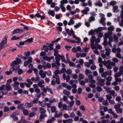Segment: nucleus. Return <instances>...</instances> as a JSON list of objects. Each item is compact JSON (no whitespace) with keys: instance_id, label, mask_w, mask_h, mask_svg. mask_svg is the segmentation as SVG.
Masks as SVG:
<instances>
[{"instance_id":"obj_33","label":"nucleus","mask_w":123,"mask_h":123,"mask_svg":"<svg viewBox=\"0 0 123 123\" xmlns=\"http://www.w3.org/2000/svg\"><path fill=\"white\" fill-rule=\"evenodd\" d=\"M48 86H47L46 87V89L47 90V91L49 92H50V93L52 94L53 93V92L52 91L51 89L50 88H48Z\"/></svg>"},{"instance_id":"obj_29","label":"nucleus","mask_w":123,"mask_h":123,"mask_svg":"<svg viewBox=\"0 0 123 123\" xmlns=\"http://www.w3.org/2000/svg\"><path fill=\"white\" fill-rule=\"evenodd\" d=\"M120 107V105L119 104H118L114 106V108L116 109V110L119 108Z\"/></svg>"},{"instance_id":"obj_62","label":"nucleus","mask_w":123,"mask_h":123,"mask_svg":"<svg viewBox=\"0 0 123 123\" xmlns=\"http://www.w3.org/2000/svg\"><path fill=\"white\" fill-rule=\"evenodd\" d=\"M69 65L70 66L74 67L75 66V64L73 62H69Z\"/></svg>"},{"instance_id":"obj_16","label":"nucleus","mask_w":123,"mask_h":123,"mask_svg":"<svg viewBox=\"0 0 123 123\" xmlns=\"http://www.w3.org/2000/svg\"><path fill=\"white\" fill-rule=\"evenodd\" d=\"M55 56V59L56 61H60V58L61 57V55H57Z\"/></svg>"},{"instance_id":"obj_44","label":"nucleus","mask_w":123,"mask_h":123,"mask_svg":"<svg viewBox=\"0 0 123 123\" xmlns=\"http://www.w3.org/2000/svg\"><path fill=\"white\" fill-rule=\"evenodd\" d=\"M56 102V99L55 98H51L49 100V102L50 103H53L54 101Z\"/></svg>"},{"instance_id":"obj_8","label":"nucleus","mask_w":123,"mask_h":123,"mask_svg":"<svg viewBox=\"0 0 123 123\" xmlns=\"http://www.w3.org/2000/svg\"><path fill=\"white\" fill-rule=\"evenodd\" d=\"M118 6H114L113 7V10L114 12L117 13L119 12Z\"/></svg>"},{"instance_id":"obj_6","label":"nucleus","mask_w":123,"mask_h":123,"mask_svg":"<svg viewBox=\"0 0 123 123\" xmlns=\"http://www.w3.org/2000/svg\"><path fill=\"white\" fill-rule=\"evenodd\" d=\"M112 32L111 31L109 32L108 33H106L105 34V36L104 37V41L107 42V38H108V36L109 35H111Z\"/></svg>"},{"instance_id":"obj_37","label":"nucleus","mask_w":123,"mask_h":123,"mask_svg":"<svg viewBox=\"0 0 123 123\" xmlns=\"http://www.w3.org/2000/svg\"><path fill=\"white\" fill-rule=\"evenodd\" d=\"M107 75V72L103 73L101 75V76L102 77H105Z\"/></svg>"},{"instance_id":"obj_11","label":"nucleus","mask_w":123,"mask_h":123,"mask_svg":"<svg viewBox=\"0 0 123 123\" xmlns=\"http://www.w3.org/2000/svg\"><path fill=\"white\" fill-rule=\"evenodd\" d=\"M102 30V27H99L97 29H95L94 30L95 32H96L97 33H98L100 32Z\"/></svg>"},{"instance_id":"obj_56","label":"nucleus","mask_w":123,"mask_h":123,"mask_svg":"<svg viewBox=\"0 0 123 123\" xmlns=\"http://www.w3.org/2000/svg\"><path fill=\"white\" fill-rule=\"evenodd\" d=\"M40 90L39 88H36L35 89V92H36L37 94H38L40 93Z\"/></svg>"},{"instance_id":"obj_23","label":"nucleus","mask_w":123,"mask_h":123,"mask_svg":"<svg viewBox=\"0 0 123 123\" xmlns=\"http://www.w3.org/2000/svg\"><path fill=\"white\" fill-rule=\"evenodd\" d=\"M45 73L49 76H50L52 75L51 72L50 70H49L47 71H45Z\"/></svg>"},{"instance_id":"obj_39","label":"nucleus","mask_w":123,"mask_h":123,"mask_svg":"<svg viewBox=\"0 0 123 123\" xmlns=\"http://www.w3.org/2000/svg\"><path fill=\"white\" fill-rule=\"evenodd\" d=\"M115 92L114 90H111L110 91L109 93L111 95H112L113 97H114V94H115Z\"/></svg>"},{"instance_id":"obj_64","label":"nucleus","mask_w":123,"mask_h":123,"mask_svg":"<svg viewBox=\"0 0 123 123\" xmlns=\"http://www.w3.org/2000/svg\"><path fill=\"white\" fill-rule=\"evenodd\" d=\"M121 76V75L119 73L116 74L114 75V77L115 78L118 77H120Z\"/></svg>"},{"instance_id":"obj_7","label":"nucleus","mask_w":123,"mask_h":123,"mask_svg":"<svg viewBox=\"0 0 123 123\" xmlns=\"http://www.w3.org/2000/svg\"><path fill=\"white\" fill-rule=\"evenodd\" d=\"M25 107L26 108L32 107L33 105L32 104L28 102H26L25 103Z\"/></svg>"},{"instance_id":"obj_45","label":"nucleus","mask_w":123,"mask_h":123,"mask_svg":"<svg viewBox=\"0 0 123 123\" xmlns=\"http://www.w3.org/2000/svg\"><path fill=\"white\" fill-rule=\"evenodd\" d=\"M23 72V70L21 69H18V74L19 75H20L22 74Z\"/></svg>"},{"instance_id":"obj_34","label":"nucleus","mask_w":123,"mask_h":123,"mask_svg":"<svg viewBox=\"0 0 123 123\" xmlns=\"http://www.w3.org/2000/svg\"><path fill=\"white\" fill-rule=\"evenodd\" d=\"M116 1L114 0H112L111 1L110 3V4L111 5L113 6L116 4Z\"/></svg>"},{"instance_id":"obj_20","label":"nucleus","mask_w":123,"mask_h":123,"mask_svg":"<svg viewBox=\"0 0 123 123\" xmlns=\"http://www.w3.org/2000/svg\"><path fill=\"white\" fill-rule=\"evenodd\" d=\"M96 39V37L95 36H93L91 38V43H94Z\"/></svg>"},{"instance_id":"obj_9","label":"nucleus","mask_w":123,"mask_h":123,"mask_svg":"<svg viewBox=\"0 0 123 123\" xmlns=\"http://www.w3.org/2000/svg\"><path fill=\"white\" fill-rule=\"evenodd\" d=\"M48 13L51 16L54 17L55 15V12L54 10H50L48 12Z\"/></svg>"},{"instance_id":"obj_52","label":"nucleus","mask_w":123,"mask_h":123,"mask_svg":"<svg viewBox=\"0 0 123 123\" xmlns=\"http://www.w3.org/2000/svg\"><path fill=\"white\" fill-rule=\"evenodd\" d=\"M97 91L99 92H100L102 90V89L100 86H97Z\"/></svg>"},{"instance_id":"obj_47","label":"nucleus","mask_w":123,"mask_h":123,"mask_svg":"<svg viewBox=\"0 0 123 123\" xmlns=\"http://www.w3.org/2000/svg\"><path fill=\"white\" fill-rule=\"evenodd\" d=\"M79 76L80 79L81 80L84 79V76L82 74L80 73L79 74Z\"/></svg>"},{"instance_id":"obj_50","label":"nucleus","mask_w":123,"mask_h":123,"mask_svg":"<svg viewBox=\"0 0 123 123\" xmlns=\"http://www.w3.org/2000/svg\"><path fill=\"white\" fill-rule=\"evenodd\" d=\"M29 59L27 60V61L29 63H31L32 62V57L31 56L29 57Z\"/></svg>"},{"instance_id":"obj_53","label":"nucleus","mask_w":123,"mask_h":123,"mask_svg":"<svg viewBox=\"0 0 123 123\" xmlns=\"http://www.w3.org/2000/svg\"><path fill=\"white\" fill-rule=\"evenodd\" d=\"M33 70L35 74L36 75H37L38 74V70L36 68H34L33 69Z\"/></svg>"},{"instance_id":"obj_17","label":"nucleus","mask_w":123,"mask_h":123,"mask_svg":"<svg viewBox=\"0 0 123 123\" xmlns=\"http://www.w3.org/2000/svg\"><path fill=\"white\" fill-rule=\"evenodd\" d=\"M55 78H54L56 79V82H55L57 84L59 85L60 84V77H56Z\"/></svg>"},{"instance_id":"obj_61","label":"nucleus","mask_w":123,"mask_h":123,"mask_svg":"<svg viewBox=\"0 0 123 123\" xmlns=\"http://www.w3.org/2000/svg\"><path fill=\"white\" fill-rule=\"evenodd\" d=\"M36 76V77L35 79V81L36 82L40 81V77L37 75Z\"/></svg>"},{"instance_id":"obj_54","label":"nucleus","mask_w":123,"mask_h":123,"mask_svg":"<svg viewBox=\"0 0 123 123\" xmlns=\"http://www.w3.org/2000/svg\"><path fill=\"white\" fill-rule=\"evenodd\" d=\"M27 82L30 85H31L33 84V82L31 81L30 79H27L26 80Z\"/></svg>"},{"instance_id":"obj_31","label":"nucleus","mask_w":123,"mask_h":123,"mask_svg":"<svg viewBox=\"0 0 123 123\" xmlns=\"http://www.w3.org/2000/svg\"><path fill=\"white\" fill-rule=\"evenodd\" d=\"M95 20V18L91 16L90 17V19L89 20V22H91L92 21H94Z\"/></svg>"},{"instance_id":"obj_51","label":"nucleus","mask_w":123,"mask_h":123,"mask_svg":"<svg viewBox=\"0 0 123 123\" xmlns=\"http://www.w3.org/2000/svg\"><path fill=\"white\" fill-rule=\"evenodd\" d=\"M66 31L68 33V35L70 36H72V35L70 33V31L69 29H67L66 30Z\"/></svg>"},{"instance_id":"obj_55","label":"nucleus","mask_w":123,"mask_h":123,"mask_svg":"<svg viewBox=\"0 0 123 123\" xmlns=\"http://www.w3.org/2000/svg\"><path fill=\"white\" fill-rule=\"evenodd\" d=\"M61 58L62 62H64L66 63H67L66 61L64 56H61Z\"/></svg>"},{"instance_id":"obj_3","label":"nucleus","mask_w":123,"mask_h":123,"mask_svg":"<svg viewBox=\"0 0 123 123\" xmlns=\"http://www.w3.org/2000/svg\"><path fill=\"white\" fill-rule=\"evenodd\" d=\"M7 37L6 36H5L0 43L3 45L6 44L7 41Z\"/></svg>"},{"instance_id":"obj_13","label":"nucleus","mask_w":123,"mask_h":123,"mask_svg":"<svg viewBox=\"0 0 123 123\" xmlns=\"http://www.w3.org/2000/svg\"><path fill=\"white\" fill-rule=\"evenodd\" d=\"M12 89V87L10 85L6 84V90L7 91H10Z\"/></svg>"},{"instance_id":"obj_60","label":"nucleus","mask_w":123,"mask_h":123,"mask_svg":"<svg viewBox=\"0 0 123 123\" xmlns=\"http://www.w3.org/2000/svg\"><path fill=\"white\" fill-rule=\"evenodd\" d=\"M35 115V113L34 112H32L29 114V116L30 117H31L34 116Z\"/></svg>"},{"instance_id":"obj_18","label":"nucleus","mask_w":123,"mask_h":123,"mask_svg":"<svg viewBox=\"0 0 123 123\" xmlns=\"http://www.w3.org/2000/svg\"><path fill=\"white\" fill-rule=\"evenodd\" d=\"M19 64V62H18L17 61H13L11 64V66L13 67H14V65H17Z\"/></svg>"},{"instance_id":"obj_49","label":"nucleus","mask_w":123,"mask_h":123,"mask_svg":"<svg viewBox=\"0 0 123 123\" xmlns=\"http://www.w3.org/2000/svg\"><path fill=\"white\" fill-rule=\"evenodd\" d=\"M108 38L109 39V41H110V42H112L113 41V39L112 37L111 36V35H109L108 36Z\"/></svg>"},{"instance_id":"obj_48","label":"nucleus","mask_w":123,"mask_h":123,"mask_svg":"<svg viewBox=\"0 0 123 123\" xmlns=\"http://www.w3.org/2000/svg\"><path fill=\"white\" fill-rule=\"evenodd\" d=\"M44 117L43 115V114H41L39 117L40 120V121H41V120L44 118Z\"/></svg>"},{"instance_id":"obj_42","label":"nucleus","mask_w":123,"mask_h":123,"mask_svg":"<svg viewBox=\"0 0 123 123\" xmlns=\"http://www.w3.org/2000/svg\"><path fill=\"white\" fill-rule=\"evenodd\" d=\"M107 99L108 100H110L112 98V97L110 95H106V96Z\"/></svg>"},{"instance_id":"obj_40","label":"nucleus","mask_w":123,"mask_h":123,"mask_svg":"<svg viewBox=\"0 0 123 123\" xmlns=\"http://www.w3.org/2000/svg\"><path fill=\"white\" fill-rule=\"evenodd\" d=\"M43 59L46 61H48L49 62V57H48L47 56H44L43 58Z\"/></svg>"},{"instance_id":"obj_26","label":"nucleus","mask_w":123,"mask_h":123,"mask_svg":"<svg viewBox=\"0 0 123 123\" xmlns=\"http://www.w3.org/2000/svg\"><path fill=\"white\" fill-rule=\"evenodd\" d=\"M9 109L7 106H5L4 107V112H7L9 111Z\"/></svg>"},{"instance_id":"obj_14","label":"nucleus","mask_w":123,"mask_h":123,"mask_svg":"<svg viewBox=\"0 0 123 123\" xmlns=\"http://www.w3.org/2000/svg\"><path fill=\"white\" fill-rule=\"evenodd\" d=\"M39 110L41 111L40 113L41 114H44L46 112V111L45 109L43 108L40 107V108Z\"/></svg>"},{"instance_id":"obj_24","label":"nucleus","mask_w":123,"mask_h":123,"mask_svg":"<svg viewBox=\"0 0 123 123\" xmlns=\"http://www.w3.org/2000/svg\"><path fill=\"white\" fill-rule=\"evenodd\" d=\"M116 110L117 113H122L123 112V109L122 108H119Z\"/></svg>"},{"instance_id":"obj_30","label":"nucleus","mask_w":123,"mask_h":123,"mask_svg":"<svg viewBox=\"0 0 123 123\" xmlns=\"http://www.w3.org/2000/svg\"><path fill=\"white\" fill-rule=\"evenodd\" d=\"M31 54V52H30L27 51L25 52L24 55L26 56H29Z\"/></svg>"},{"instance_id":"obj_21","label":"nucleus","mask_w":123,"mask_h":123,"mask_svg":"<svg viewBox=\"0 0 123 123\" xmlns=\"http://www.w3.org/2000/svg\"><path fill=\"white\" fill-rule=\"evenodd\" d=\"M95 32L94 30L91 29L90 31L88 32L89 35H93Z\"/></svg>"},{"instance_id":"obj_35","label":"nucleus","mask_w":123,"mask_h":123,"mask_svg":"<svg viewBox=\"0 0 123 123\" xmlns=\"http://www.w3.org/2000/svg\"><path fill=\"white\" fill-rule=\"evenodd\" d=\"M103 105L106 106H108L109 104L107 100L104 101L102 103Z\"/></svg>"},{"instance_id":"obj_2","label":"nucleus","mask_w":123,"mask_h":123,"mask_svg":"<svg viewBox=\"0 0 123 123\" xmlns=\"http://www.w3.org/2000/svg\"><path fill=\"white\" fill-rule=\"evenodd\" d=\"M105 79L100 78L98 80V85L100 86H104L105 85V83L104 82Z\"/></svg>"},{"instance_id":"obj_5","label":"nucleus","mask_w":123,"mask_h":123,"mask_svg":"<svg viewBox=\"0 0 123 123\" xmlns=\"http://www.w3.org/2000/svg\"><path fill=\"white\" fill-rule=\"evenodd\" d=\"M61 73L58 70H56L54 72V75L53 76V78H55L56 77H59V75H58V74H61Z\"/></svg>"},{"instance_id":"obj_4","label":"nucleus","mask_w":123,"mask_h":123,"mask_svg":"<svg viewBox=\"0 0 123 123\" xmlns=\"http://www.w3.org/2000/svg\"><path fill=\"white\" fill-rule=\"evenodd\" d=\"M19 82L18 81H16L14 82L13 84L12 85V86L14 87L15 90H17L18 88V86L19 85Z\"/></svg>"},{"instance_id":"obj_36","label":"nucleus","mask_w":123,"mask_h":123,"mask_svg":"<svg viewBox=\"0 0 123 123\" xmlns=\"http://www.w3.org/2000/svg\"><path fill=\"white\" fill-rule=\"evenodd\" d=\"M108 29L109 31H112L114 30V27L111 25L110 27H108Z\"/></svg>"},{"instance_id":"obj_46","label":"nucleus","mask_w":123,"mask_h":123,"mask_svg":"<svg viewBox=\"0 0 123 123\" xmlns=\"http://www.w3.org/2000/svg\"><path fill=\"white\" fill-rule=\"evenodd\" d=\"M23 114L25 115H27L28 113V111L26 110H24L23 111Z\"/></svg>"},{"instance_id":"obj_19","label":"nucleus","mask_w":123,"mask_h":123,"mask_svg":"<svg viewBox=\"0 0 123 123\" xmlns=\"http://www.w3.org/2000/svg\"><path fill=\"white\" fill-rule=\"evenodd\" d=\"M70 18L71 19V20H70L69 21L68 23V25H70L72 24H73L74 23V22L72 19L73 18L70 17Z\"/></svg>"},{"instance_id":"obj_10","label":"nucleus","mask_w":123,"mask_h":123,"mask_svg":"<svg viewBox=\"0 0 123 123\" xmlns=\"http://www.w3.org/2000/svg\"><path fill=\"white\" fill-rule=\"evenodd\" d=\"M23 104H18L17 107V109H21V110H24L25 108L23 106Z\"/></svg>"},{"instance_id":"obj_28","label":"nucleus","mask_w":123,"mask_h":123,"mask_svg":"<svg viewBox=\"0 0 123 123\" xmlns=\"http://www.w3.org/2000/svg\"><path fill=\"white\" fill-rule=\"evenodd\" d=\"M33 40V39L32 38H31L28 39H27L25 41V42H28V43H31L32 42Z\"/></svg>"},{"instance_id":"obj_57","label":"nucleus","mask_w":123,"mask_h":123,"mask_svg":"<svg viewBox=\"0 0 123 123\" xmlns=\"http://www.w3.org/2000/svg\"><path fill=\"white\" fill-rule=\"evenodd\" d=\"M105 20V18L104 17H101V18L100 23H102V22H104Z\"/></svg>"},{"instance_id":"obj_59","label":"nucleus","mask_w":123,"mask_h":123,"mask_svg":"<svg viewBox=\"0 0 123 123\" xmlns=\"http://www.w3.org/2000/svg\"><path fill=\"white\" fill-rule=\"evenodd\" d=\"M53 0H47L46 3L48 5H50L52 3Z\"/></svg>"},{"instance_id":"obj_63","label":"nucleus","mask_w":123,"mask_h":123,"mask_svg":"<svg viewBox=\"0 0 123 123\" xmlns=\"http://www.w3.org/2000/svg\"><path fill=\"white\" fill-rule=\"evenodd\" d=\"M101 56L103 58H105L107 59H108L109 58V57H108V58H107V57H106L105 54L104 53L102 54L101 55Z\"/></svg>"},{"instance_id":"obj_27","label":"nucleus","mask_w":123,"mask_h":123,"mask_svg":"<svg viewBox=\"0 0 123 123\" xmlns=\"http://www.w3.org/2000/svg\"><path fill=\"white\" fill-rule=\"evenodd\" d=\"M38 98H34L33 100L31 101V102L33 104H36L38 103Z\"/></svg>"},{"instance_id":"obj_15","label":"nucleus","mask_w":123,"mask_h":123,"mask_svg":"<svg viewBox=\"0 0 123 123\" xmlns=\"http://www.w3.org/2000/svg\"><path fill=\"white\" fill-rule=\"evenodd\" d=\"M63 93L64 94L67 95H69L70 94V92L68 91L66 89H64L63 90Z\"/></svg>"},{"instance_id":"obj_58","label":"nucleus","mask_w":123,"mask_h":123,"mask_svg":"<svg viewBox=\"0 0 123 123\" xmlns=\"http://www.w3.org/2000/svg\"><path fill=\"white\" fill-rule=\"evenodd\" d=\"M80 109L82 110L83 111H84L85 110L84 106L83 105H81L80 106Z\"/></svg>"},{"instance_id":"obj_38","label":"nucleus","mask_w":123,"mask_h":123,"mask_svg":"<svg viewBox=\"0 0 123 123\" xmlns=\"http://www.w3.org/2000/svg\"><path fill=\"white\" fill-rule=\"evenodd\" d=\"M66 73L67 74L70 75L72 73V71L70 69H68L66 71Z\"/></svg>"},{"instance_id":"obj_12","label":"nucleus","mask_w":123,"mask_h":123,"mask_svg":"<svg viewBox=\"0 0 123 123\" xmlns=\"http://www.w3.org/2000/svg\"><path fill=\"white\" fill-rule=\"evenodd\" d=\"M94 4L96 6H98L101 7L102 6V4L101 3L100 0H99L98 2H97L95 3Z\"/></svg>"},{"instance_id":"obj_1","label":"nucleus","mask_w":123,"mask_h":123,"mask_svg":"<svg viewBox=\"0 0 123 123\" xmlns=\"http://www.w3.org/2000/svg\"><path fill=\"white\" fill-rule=\"evenodd\" d=\"M24 31V29H16L13 31L12 35L21 33Z\"/></svg>"},{"instance_id":"obj_25","label":"nucleus","mask_w":123,"mask_h":123,"mask_svg":"<svg viewBox=\"0 0 123 123\" xmlns=\"http://www.w3.org/2000/svg\"><path fill=\"white\" fill-rule=\"evenodd\" d=\"M51 111L52 113L55 112L56 111L55 107L53 106L51 107Z\"/></svg>"},{"instance_id":"obj_22","label":"nucleus","mask_w":123,"mask_h":123,"mask_svg":"<svg viewBox=\"0 0 123 123\" xmlns=\"http://www.w3.org/2000/svg\"><path fill=\"white\" fill-rule=\"evenodd\" d=\"M20 38L19 37H17L16 36H13L11 38V40H15L19 39Z\"/></svg>"},{"instance_id":"obj_32","label":"nucleus","mask_w":123,"mask_h":123,"mask_svg":"<svg viewBox=\"0 0 123 123\" xmlns=\"http://www.w3.org/2000/svg\"><path fill=\"white\" fill-rule=\"evenodd\" d=\"M54 55L55 56H56L57 55L58 53V50L57 49H55L54 50Z\"/></svg>"},{"instance_id":"obj_43","label":"nucleus","mask_w":123,"mask_h":123,"mask_svg":"<svg viewBox=\"0 0 123 123\" xmlns=\"http://www.w3.org/2000/svg\"><path fill=\"white\" fill-rule=\"evenodd\" d=\"M82 92V89L80 87H79L78 89V94H80Z\"/></svg>"},{"instance_id":"obj_41","label":"nucleus","mask_w":123,"mask_h":123,"mask_svg":"<svg viewBox=\"0 0 123 123\" xmlns=\"http://www.w3.org/2000/svg\"><path fill=\"white\" fill-rule=\"evenodd\" d=\"M46 102L45 101H42V102L41 104V105L42 106L44 107L46 106Z\"/></svg>"}]
</instances>
